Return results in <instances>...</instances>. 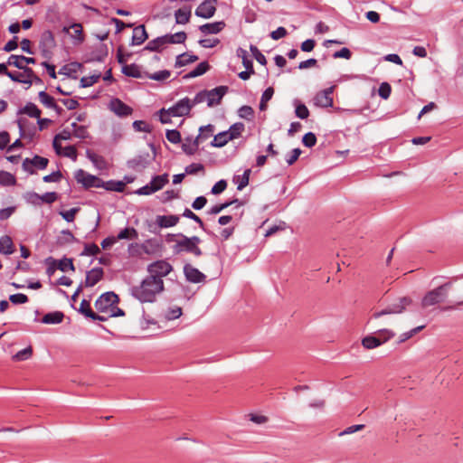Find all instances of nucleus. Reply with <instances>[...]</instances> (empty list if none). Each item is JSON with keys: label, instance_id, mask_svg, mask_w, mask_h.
Returning a JSON list of instances; mask_svg holds the SVG:
<instances>
[{"label": "nucleus", "instance_id": "obj_49", "mask_svg": "<svg viewBox=\"0 0 463 463\" xmlns=\"http://www.w3.org/2000/svg\"><path fill=\"white\" fill-rule=\"evenodd\" d=\"M392 92V87L388 82H383L378 90L379 96L383 99H387Z\"/></svg>", "mask_w": 463, "mask_h": 463}, {"label": "nucleus", "instance_id": "obj_17", "mask_svg": "<svg viewBox=\"0 0 463 463\" xmlns=\"http://www.w3.org/2000/svg\"><path fill=\"white\" fill-rule=\"evenodd\" d=\"M33 63H35L34 58L25 57L23 55H11L7 60L8 65L14 66L18 69H26L28 68L26 64Z\"/></svg>", "mask_w": 463, "mask_h": 463}, {"label": "nucleus", "instance_id": "obj_36", "mask_svg": "<svg viewBox=\"0 0 463 463\" xmlns=\"http://www.w3.org/2000/svg\"><path fill=\"white\" fill-rule=\"evenodd\" d=\"M214 133V126L213 125H207L204 127L200 128V134L197 136V138L202 143L203 141L206 140L210 137H212Z\"/></svg>", "mask_w": 463, "mask_h": 463}, {"label": "nucleus", "instance_id": "obj_59", "mask_svg": "<svg viewBox=\"0 0 463 463\" xmlns=\"http://www.w3.org/2000/svg\"><path fill=\"white\" fill-rule=\"evenodd\" d=\"M100 250L95 243L86 244L82 254L94 256L99 253Z\"/></svg>", "mask_w": 463, "mask_h": 463}, {"label": "nucleus", "instance_id": "obj_57", "mask_svg": "<svg viewBox=\"0 0 463 463\" xmlns=\"http://www.w3.org/2000/svg\"><path fill=\"white\" fill-rule=\"evenodd\" d=\"M181 315H182V308L175 307L174 308H170L169 310H167L165 314V317L167 320H172V319L178 318Z\"/></svg>", "mask_w": 463, "mask_h": 463}, {"label": "nucleus", "instance_id": "obj_12", "mask_svg": "<svg viewBox=\"0 0 463 463\" xmlns=\"http://www.w3.org/2000/svg\"><path fill=\"white\" fill-rule=\"evenodd\" d=\"M49 160L45 157L35 156L32 159L26 158L23 162V167L26 172L34 174L33 168L44 169L47 167Z\"/></svg>", "mask_w": 463, "mask_h": 463}, {"label": "nucleus", "instance_id": "obj_8", "mask_svg": "<svg viewBox=\"0 0 463 463\" xmlns=\"http://www.w3.org/2000/svg\"><path fill=\"white\" fill-rule=\"evenodd\" d=\"M55 45V39L51 31H44L41 35L39 43L43 56L49 58Z\"/></svg>", "mask_w": 463, "mask_h": 463}, {"label": "nucleus", "instance_id": "obj_47", "mask_svg": "<svg viewBox=\"0 0 463 463\" xmlns=\"http://www.w3.org/2000/svg\"><path fill=\"white\" fill-rule=\"evenodd\" d=\"M69 33L71 34V36L74 39H77V40H80V41H82L83 40V36H82V27L80 24H72L70 29H69Z\"/></svg>", "mask_w": 463, "mask_h": 463}, {"label": "nucleus", "instance_id": "obj_48", "mask_svg": "<svg viewBox=\"0 0 463 463\" xmlns=\"http://www.w3.org/2000/svg\"><path fill=\"white\" fill-rule=\"evenodd\" d=\"M57 268L63 272L67 271L68 269H71L72 271L75 270L71 259L61 260L60 261L57 262Z\"/></svg>", "mask_w": 463, "mask_h": 463}, {"label": "nucleus", "instance_id": "obj_64", "mask_svg": "<svg viewBox=\"0 0 463 463\" xmlns=\"http://www.w3.org/2000/svg\"><path fill=\"white\" fill-rule=\"evenodd\" d=\"M227 187V183L225 180L218 181L212 188V193L213 194H219L222 193Z\"/></svg>", "mask_w": 463, "mask_h": 463}, {"label": "nucleus", "instance_id": "obj_33", "mask_svg": "<svg viewBox=\"0 0 463 463\" xmlns=\"http://www.w3.org/2000/svg\"><path fill=\"white\" fill-rule=\"evenodd\" d=\"M245 130V126L241 122H237L232 125L228 130L229 135L231 136L232 139H236L240 137L242 134V132Z\"/></svg>", "mask_w": 463, "mask_h": 463}, {"label": "nucleus", "instance_id": "obj_9", "mask_svg": "<svg viewBox=\"0 0 463 463\" xmlns=\"http://www.w3.org/2000/svg\"><path fill=\"white\" fill-rule=\"evenodd\" d=\"M192 108L193 104L191 103V99L189 98H184L170 107L168 111L173 117H184L190 113Z\"/></svg>", "mask_w": 463, "mask_h": 463}, {"label": "nucleus", "instance_id": "obj_45", "mask_svg": "<svg viewBox=\"0 0 463 463\" xmlns=\"http://www.w3.org/2000/svg\"><path fill=\"white\" fill-rule=\"evenodd\" d=\"M15 184L14 176L5 171H0V184L3 185H13Z\"/></svg>", "mask_w": 463, "mask_h": 463}, {"label": "nucleus", "instance_id": "obj_6", "mask_svg": "<svg viewBox=\"0 0 463 463\" xmlns=\"http://www.w3.org/2000/svg\"><path fill=\"white\" fill-rule=\"evenodd\" d=\"M74 177L79 184H81L85 188L90 187H103L104 184L101 179L92 175L82 169L75 172Z\"/></svg>", "mask_w": 463, "mask_h": 463}, {"label": "nucleus", "instance_id": "obj_42", "mask_svg": "<svg viewBox=\"0 0 463 463\" xmlns=\"http://www.w3.org/2000/svg\"><path fill=\"white\" fill-rule=\"evenodd\" d=\"M251 170L246 169L241 176H236L234 179L237 180V189L242 190L244 187H246L249 184L250 181V175Z\"/></svg>", "mask_w": 463, "mask_h": 463}, {"label": "nucleus", "instance_id": "obj_11", "mask_svg": "<svg viewBox=\"0 0 463 463\" xmlns=\"http://www.w3.org/2000/svg\"><path fill=\"white\" fill-rule=\"evenodd\" d=\"M334 89L335 86H332L324 90L319 91L314 99L315 105L321 108L332 107L334 104V100L331 95L334 91Z\"/></svg>", "mask_w": 463, "mask_h": 463}, {"label": "nucleus", "instance_id": "obj_55", "mask_svg": "<svg viewBox=\"0 0 463 463\" xmlns=\"http://www.w3.org/2000/svg\"><path fill=\"white\" fill-rule=\"evenodd\" d=\"M166 138L169 142H171L173 144H177L181 141V134L179 131H177L175 129L167 130Z\"/></svg>", "mask_w": 463, "mask_h": 463}, {"label": "nucleus", "instance_id": "obj_51", "mask_svg": "<svg viewBox=\"0 0 463 463\" xmlns=\"http://www.w3.org/2000/svg\"><path fill=\"white\" fill-rule=\"evenodd\" d=\"M253 115H254V110L250 106H242L239 109V116L242 118L250 120V119H252Z\"/></svg>", "mask_w": 463, "mask_h": 463}, {"label": "nucleus", "instance_id": "obj_28", "mask_svg": "<svg viewBox=\"0 0 463 463\" xmlns=\"http://www.w3.org/2000/svg\"><path fill=\"white\" fill-rule=\"evenodd\" d=\"M168 175L164 174L161 175L155 176L151 182V186L155 189L156 192L161 190L167 183H168Z\"/></svg>", "mask_w": 463, "mask_h": 463}, {"label": "nucleus", "instance_id": "obj_56", "mask_svg": "<svg viewBox=\"0 0 463 463\" xmlns=\"http://www.w3.org/2000/svg\"><path fill=\"white\" fill-rule=\"evenodd\" d=\"M183 216L194 220L200 225L201 228H203V229L204 228V223L202 221V219L198 215H196L194 212H192L190 209H185L183 213Z\"/></svg>", "mask_w": 463, "mask_h": 463}, {"label": "nucleus", "instance_id": "obj_53", "mask_svg": "<svg viewBox=\"0 0 463 463\" xmlns=\"http://www.w3.org/2000/svg\"><path fill=\"white\" fill-rule=\"evenodd\" d=\"M236 202H237V200L232 201V202H227V203H221V204H216V205L213 206L208 213L213 215L218 214L222 211H223L224 209H226L227 207H229L230 205H232V203H234Z\"/></svg>", "mask_w": 463, "mask_h": 463}, {"label": "nucleus", "instance_id": "obj_5", "mask_svg": "<svg viewBox=\"0 0 463 463\" xmlns=\"http://www.w3.org/2000/svg\"><path fill=\"white\" fill-rule=\"evenodd\" d=\"M411 302L412 300L408 297L400 298L396 302L388 306L385 309L373 313V318L379 319L385 315L401 314L411 304Z\"/></svg>", "mask_w": 463, "mask_h": 463}, {"label": "nucleus", "instance_id": "obj_50", "mask_svg": "<svg viewBox=\"0 0 463 463\" xmlns=\"http://www.w3.org/2000/svg\"><path fill=\"white\" fill-rule=\"evenodd\" d=\"M99 77L100 74L92 75L89 77H82L80 79V86L82 88L90 87L99 80Z\"/></svg>", "mask_w": 463, "mask_h": 463}, {"label": "nucleus", "instance_id": "obj_20", "mask_svg": "<svg viewBox=\"0 0 463 463\" xmlns=\"http://www.w3.org/2000/svg\"><path fill=\"white\" fill-rule=\"evenodd\" d=\"M79 311L81 314H83L85 317H90L92 320H99V321L106 320V317L104 316H99L92 311L90 302L86 299H83L80 302Z\"/></svg>", "mask_w": 463, "mask_h": 463}, {"label": "nucleus", "instance_id": "obj_2", "mask_svg": "<svg viewBox=\"0 0 463 463\" xmlns=\"http://www.w3.org/2000/svg\"><path fill=\"white\" fill-rule=\"evenodd\" d=\"M119 298L114 292H106L102 294L95 302L94 306L98 312L104 313L108 317H122L124 311L118 307Z\"/></svg>", "mask_w": 463, "mask_h": 463}, {"label": "nucleus", "instance_id": "obj_24", "mask_svg": "<svg viewBox=\"0 0 463 463\" xmlns=\"http://www.w3.org/2000/svg\"><path fill=\"white\" fill-rule=\"evenodd\" d=\"M232 140L231 136L229 135L228 130L222 131L213 137L211 145L215 147H222L225 146L229 141Z\"/></svg>", "mask_w": 463, "mask_h": 463}, {"label": "nucleus", "instance_id": "obj_27", "mask_svg": "<svg viewBox=\"0 0 463 463\" xmlns=\"http://www.w3.org/2000/svg\"><path fill=\"white\" fill-rule=\"evenodd\" d=\"M0 252L3 254H12L14 252L13 241L9 236L0 238Z\"/></svg>", "mask_w": 463, "mask_h": 463}, {"label": "nucleus", "instance_id": "obj_10", "mask_svg": "<svg viewBox=\"0 0 463 463\" xmlns=\"http://www.w3.org/2000/svg\"><path fill=\"white\" fill-rule=\"evenodd\" d=\"M23 71H10L8 77L15 82L26 84V89L32 86V77L34 76V71L31 68L21 69Z\"/></svg>", "mask_w": 463, "mask_h": 463}, {"label": "nucleus", "instance_id": "obj_32", "mask_svg": "<svg viewBox=\"0 0 463 463\" xmlns=\"http://www.w3.org/2000/svg\"><path fill=\"white\" fill-rule=\"evenodd\" d=\"M167 44L165 35L161 37H157L155 40L150 41L147 45L146 46V50L152 51V52H159L160 49Z\"/></svg>", "mask_w": 463, "mask_h": 463}, {"label": "nucleus", "instance_id": "obj_39", "mask_svg": "<svg viewBox=\"0 0 463 463\" xmlns=\"http://www.w3.org/2000/svg\"><path fill=\"white\" fill-rule=\"evenodd\" d=\"M33 355L32 346H28L13 355L12 359L16 362L24 361L31 358Z\"/></svg>", "mask_w": 463, "mask_h": 463}, {"label": "nucleus", "instance_id": "obj_62", "mask_svg": "<svg viewBox=\"0 0 463 463\" xmlns=\"http://www.w3.org/2000/svg\"><path fill=\"white\" fill-rule=\"evenodd\" d=\"M207 97H208L207 90H203V91L197 93L195 95V97L193 99H191V103L193 104V107L199 103H203L205 101L207 102Z\"/></svg>", "mask_w": 463, "mask_h": 463}, {"label": "nucleus", "instance_id": "obj_61", "mask_svg": "<svg viewBox=\"0 0 463 463\" xmlns=\"http://www.w3.org/2000/svg\"><path fill=\"white\" fill-rule=\"evenodd\" d=\"M296 115L301 119H305L309 116V110L304 104H299L296 108Z\"/></svg>", "mask_w": 463, "mask_h": 463}, {"label": "nucleus", "instance_id": "obj_29", "mask_svg": "<svg viewBox=\"0 0 463 463\" xmlns=\"http://www.w3.org/2000/svg\"><path fill=\"white\" fill-rule=\"evenodd\" d=\"M138 233L135 228L128 227L122 230L116 237L118 240H136L137 239Z\"/></svg>", "mask_w": 463, "mask_h": 463}, {"label": "nucleus", "instance_id": "obj_15", "mask_svg": "<svg viewBox=\"0 0 463 463\" xmlns=\"http://www.w3.org/2000/svg\"><path fill=\"white\" fill-rule=\"evenodd\" d=\"M109 109L119 117H127L132 114L133 109L118 99H113L109 102Z\"/></svg>", "mask_w": 463, "mask_h": 463}, {"label": "nucleus", "instance_id": "obj_26", "mask_svg": "<svg viewBox=\"0 0 463 463\" xmlns=\"http://www.w3.org/2000/svg\"><path fill=\"white\" fill-rule=\"evenodd\" d=\"M64 315L62 312L55 311L43 316L42 321L44 324H59L62 322Z\"/></svg>", "mask_w": 463, "mask_h": 463}, {"label": "nucleus", "instance_id": "obj_52", "mask_svg": "<svg viewBox=\"0 0 463 463\" xmlns=\"http://www.w3.org/2000/svg\"><path fill=\"white\" fill-rule=\"evenodd\" d=\"M250 50L259 63L262 65H265L267 63L265 56L260 52V50L256 46L250 45Z\"/></svg>", "mask_w": 463, "mask_h": 463}, {"label": "nucleus", "instance_id": "obj_44", "mask_svg": "<svg viewBox=\"0 0 463 463\" xmlns=\"http://www.w3.org/2000/svg\"><path fill=\"white\" fill-rule=\"evenodd\" d=\"M209 70V64L206 61L199 63L194 70L189 73V77L194 78L204 74Z\"/></svg>", "mask_w": 463, "mask_h": 463}, {"label": "nucleus", "instance_id": "obj_14", "mask_svg": "<svg viewBox=\"0 0 463 463\" xmlns=\"http://www.w3.org/2000/svg\"><path fill=\"white\" fill-rule=\"evenodd\" d=\"M228 91L227 86H219L217 88H214L212 90H207L208 97H207V105L209 107H213L214 105L220 104L222 97L225 95V93Z\"/></svg>", "mask_w": 463, "mask_h": 463}, {"label": "nucleus", "instance_id": "obj_60", "mask_svg": "<svg viewBox=\"0 0 463 463\" xmlns=\"http://www.w3.org/2000/svg\"><path fill=\"white\" fill-rule=\"evenodd\" d=\"M9 300L13 304H24V303H26L28 301V298L24 294L17 293V294L11 295L9 297Z\"/></svg>", "mask_w": 463, "mask_h": 463}, {"label": "nucleus", "instance_id": "obj_31", "mask_svg": "<svg viewBox=\"0 0 463 463\" xmlns=\"http://www.w3.org/2000/svg\"><path fill=\"white\" fill-rule=\"evenodd\" d=\"M200 143L197 137L194 140L187 139L183 143L182 148L187 155H194L197 151Z\"/></svg>", "mask_w": 463, "mask_h": 463}, {"label": "nucleus", "instance_id": "obj_3", "mask_svg": "<svg viewBox=\"0 0 463 463\" xmlns=\"http://www.w3.org/2000/svg\"><path fill=\"white\" fill-rule=\"evenodd\" d=\"M200 242L201 239L197 236L187 237L182 235V239L176 241L174 250L175 253L186 251L199 257L203 254L202 250L199 248Z\"/></svg>", "mask_w": 463, "mask_h": 463}, {"label": "nucleus", "instance_id": "obj_16", "mask_svg": "<svg viewBox=\"0 0 463 463\" xmlns=\"http://www.w3.org/2000/svg\"><path fill=\"white\" fill-rule=\"evenodd\" d=\"M184 272L188 281L192 283H200L205 280L206 276L202 273L198 269L194 268L191 264H185L184 267Z\"/></svg>", "mask_w": 463, "mask_h": 463}, {"label": "nucleus", "instance_id": "obj_19", "mask_svg": "<svg viewBox=\"0 0 463 463\" xmlns=\"http://www.w3.org/2000/svg\"><path fill=\"white\" fill-rule=\"evenodd\" d=\"M179 222V216L177 215H157L156 223L160 228L174 227Z\"/></svg>", "mask_w": 463, "mask_h": 463}, {"label": "nucleus", "instance_id": "obj_41", "mask_svg": "<svg viewBox=\"0 0 463 463\" xmlns=\"http://www.w3.org/2000/svg\"><path fill=\"white\" fill-rule=\"evenodd\" d=\"M21 113L26 114L32 118H39L41 110L33 103H28L22 110Z\"/></svg>", "mask_w": 463, "mask_h": 463}, {"label": "nucleus", "instance_id": "obj_1", "mask_svg": "<svg viewBox=\"0 0 463 463\" xmlns=\"http://www.w3.org/2000/svg\"><path fill=\"white\" fill-rule=\"evenodd\" d=\"M163 290V279L148 276L140 285L132 288V295L141 302H153Z\"/></svg>", "mask_w": 463, "mask_h": 463}, {"label": "nucleus", "instance_id": "obj_13", "mask_svg": "<svg viewBox=\"0 0 463 463\" xmlns=\"http://www.w3.org/2000/svg\"><path fill=\"white\" fill-rule=\"evenodd\" d=\"M217 0H204L195 10V15L203 18H211L216 11Z\"/></svg>", "mask_w": 463, "mask_h": 463}, {"label": "nucleus", "instance_id": "obj_30", "mask_svg": "<svg viewBox=\"0 0 463 463\" xmlns=\"http://www.w3.org/2000/svg\"><path fill=\"white\" fill-rule=\"evenodd\" d=\"M198 57L189 53H183L177 56L175 61V67H183L194 61H196Z\"/></svg>", "mask_w": 463, "mask_h": 463}, {"label": "nucleus", "instance_id": "obj_38", "mask_svg": "<svg viewBox=\"0 0 463 463\" xmlns=\"http://www.w3.org/2000/svg\"><path fill=\"white\" fill-rule=\"evenodd\" d=\"M376 337L379 339L380 344L383 345L394 337L395 333L390 329L383 328L377 331Z\"/></svg>", "mask_w": 463, "mask_h": 463}, {"label": "nucleus", "instance_id": "obj_25", "mask_svg": "<svg viewBox=\"0 0 463 463\" xmlns=\"http://www.w3.org/2000/svg\"><path fill=\"white\" fill-rule=\"evenodd\" d=\"M39 100L45 105L47 108L53 109L60 112L61 110V108H59L52 97H51L48 93L45 91H40L39 92Z\"/></svg>", "mask_w": 463, "mask_h": 463}, {"label": "nucleus", "instance_id": "obj_18", "mask_svg": "<svg viewBox=\"0 0 463 463\" xmlns=\"http://www.w3.org/2000/svg\"><path fill=\"white\" fill-rule=\"evenodd\" d=\"M103 269L101 268H94L87 272L85 286L93 287L103 278Z\"/></svg>", "mask_w": 463, "mask_h": 463}, {"label": "nucleus", "instance_id": "obj_54", "mask_svg": "<svg viewBox=\"0 0 463 463\" xmlns=\"http://www.w3.org/2000/svg\"><path fill=\"white\" fill-rule=\"evenodd\" d=\"M302 142H303L304 146H306L307 147H312L317 143V137L314 133L308 132L304 135V137L302 138Z\"/></svg>", "mask_w": 463, "mask_h": 463}, {"label": "nucleus", "instance_id": "obj_43", "mask_svg": "<svg viewBox=\"0 0 463 463\" xmlns=\"http://www.w3.org/2000/svg\"><path fill=\"white\" fill-rule=\"evenodd\" d=\"M274 94V89L272 87H269L265 90L261 96L260 103V110H266L267 109V102L271 99L272 96Z\"/></svg>", "mask_w": 463, "mask_h": 463}, {"label": "nucleus", "instance_id": "obj_4", "mask_svg": "<svg viewBox=\"0 0 463 463\" xmlns=\"http://www.w3.org/2000/svg\"><path fill=\"white\" fill-rule=\"evenodd\" d=\"M448 287L449 284H444L429 291L421 300V307L425 308L442 302L447 297Z\"/></svg>", "mask_w": 463, "mask_h": 463}, {"label": "nucleus", "instance_id": "obj_35", "mask_svg": "<svg viewBox=\"0 0 463 463\" xmlns=\"http://www.w3.org/2000/svg\"><path fill=\"white\" fill-rule=\"evenodd\" d=\"M122 72L125 75L133 77V78H140L141 77V71L139 70V67L136 64H129V65L123 66Z\"/></svg>", "mask_w": 463, "mask_h": 463}, {"label": "nucleus", "instance_id": "obj_23", "mask_svg": "<svg viewBox=\"0 0 463 463\" xmlns=\"http://www.w3.org/2000/svg\"><path fill=\"white\" fill-rule=\"evenodd\" d=\"M225 26L223 22H216L212 24H205L200 26V31L203 33H218Z\"/></svg>", "mask_w": 463, "mask_h": 463}, {"label": "nucleus", "instance_id": "obj_58", "mask_svg": "<svg viewBox=\"0 0 463 463\" xmlns=\"http://www.w3.org/2000/svg\"><path fill=\"white\" fill-rule=\"evenodd\" d=\"M61 156L75 161L77 159V149L73 146H65L61 152Z\"/></svg>", "mask_w": 463, "mask_h": 463}, {"label": "nucleus", "instance_id": "obj_46", "mask_svg": "<svg viewBox=\"0 0 463 463\" xmlns=\"http://www.w3.org/2000/svg\"><path fill=\"white\" fill-rule=\"evenodd\" d=\"M33 197L41 199L43 202L47 203H52L57 200V194L54 192L46 193L42 196H39L37 194H31L30 198H33Z\"/></svg>", "mask_w": 463, "mask_h": 463}, {"label": "nucleus", "instance_id": "obj_7", "mask_svg": "<svg viewBox=\"0 0 463 463\" xmlns=\"http://www.w3.org/2000/svg\"><path fill=\"white\" fill-rule=\"evenodd\" d=\"M172 265L163 260L155 261L147 267L149 276L159 279H162L163 277L167 276L172 271Z\"/></svg>", "mask_w": 463, "mask_h": 463}, {"label": "nucleus", "instance_id": "obj_63", "mask_svg": "<svg viewBox=\"0 0 463 463\" xmlns=\"http://www.w3.org/2000/svg\"><path fill=\"white\" fill-rule=\"evenodd\" d=\"M204 169L202 164H191L185 167V173L188 175H195L198 172H203Z\"/></svg>", "mask_w": 463, "mask_h": 463}, {"label": "nucleus", "instance_id": "obj_34", "mask_svg": "<svg viewBox=\"0 0 463 463\" xmlns=\"http://www.w3.org/2000/svg\"><path fill=\"white\" fill-rule=\"evenodd\" d=\"M362 345L365 349H373L381 345L376 335H367L362 339Z\"/></svg>", "mask_w": 463, "mask_h": 463}, {"label": "nucleus", "instance_id": "obj_40", "mask_svg": "<svg viewBox=\"0 0 463 463\" xmlns=\"http://www.w3.org/2000/svg\"><path fill=\"white\" fill-rule=\"evenodd\" d=\"M167 44L169 43H183L186 39V33L184 32H179L175 34L165 35Z\"/></svg>", "mask_w": 463, "mask_h": 463}, {"label": "nucleus", "instance_id": "obj_22", "mask_svg": "<svg viewBox=\"0 0 463 463\" xmlns=\"http://www.w3.org/2000/svg\"><path fill=\"white\" fill-rule=\"evenodd\" d=\"M192 15L191 7H182L175 11V18L178 24H185L189 23Z\"/></svg>", "mask_w": 463, "mask_h": 463}, {"label": "nucleus", "instance_id": "obj_37", "mask_svg": "<svg viewBox=\"0 0 463 463\" xmlns=\"http://www.w3.org/2000/svg\"><path fill=\"white\" fill-rule=\"evenodd\" d=\"M71 134L79 138H86L88 130L85 126H79L76 122L71 123Z\"/></svg>", "mask_w": 463, "mask_h": 463}, {"label": "nucleus", "instance_id": "obj_21", "mask_svg": "<svg viewBox=\"0 0 463 463\" xmlns=\"http://www.w3.org/2000/svg\"><path fill=\"white\" fill-rule=\"evenodd\" d=\"M148 38L145 25H138L134 28L132 35V44L140 45Z\"/></svg>", "mask_w": 463, "mask_h": 463}]
</instances>
